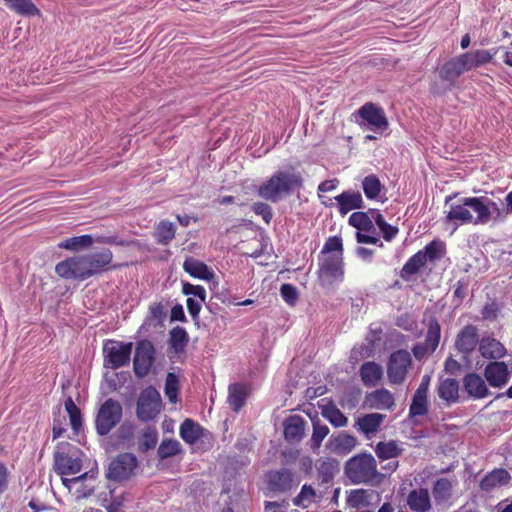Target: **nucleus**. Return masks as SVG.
<instances>
[{
  "label": "nucleus",
  "instance_id": "nucleus-1",
  "mask_svg": "<svg viewBox=\"0 0 512 512\" xmlns=\"http://www.w3.org/2000/svg\"><path fill=\"white\" fill-rule=\"evenodd\" d=\"M444 202L445 206H448L444 221L452 223L455 229L469 224L496 225L507 218L505 207L493 201L487 194L459 197V193L455 192L447 195Z\"/></svg>",
  "mask_w": 512,
  "mask_h": 512
},
{
  "label": "nucleus",
  "instance_id": "nucleus-2",
  "mask_svg": "<svg viewBox=\"0 0 512 512\" xmlns=\"http://www.w3.org/2000/svg\"><path fill=\"white\" fill-rule=\"evenodd\" d=\"M303 177L296 171H276L268 180L258 187V194L271 202L290 195L294 190L303 187Z\"/></svg>",
  "mask_w": 512,
  "mask_h": 512
},
{
  "label": "nucleus",
  "instance_id": "nucleus-3",
  "mask_svg": "<svg viewBox=\"0 0 512 512\" xmlns=\"http://www.w3.org/2000/svg\"><path fill=\"white\" fill-rule=\"evenodd\" d=\"M345 475L353 484H371L379 479L375 458L370 453H360L345 464Z\"/></svg>",
  "mask_w": 512,
  "mask_h": 512
},
{
  "label": "nucleus",
  "instance_id": "nucleus-4",
  "mask_svg": "<svg viewBox=\"0 0 512 512\" xmlns=\"http://www.w3.org/2000/svg\"><path fill=\"white\" fill-rule=\"evenodd\" d=\"M82 451L69 442H60L54 452V470L60 475L77 474L82 469Z\"/></svg>",
  "mask_w": 512,
  "mask_h": 512
},
{
  "label": "nucleus",
  "instance_id": "nucleus-5",
  "mask_svg": "<svg viewBox=\"0 0 512 512\" xmlns=\"http://www.w3.org/2000/svg\"><path fill=\"white\" fill-rule=\"evenodd\" d=\"M123 407L113 398L106 399L98 409L95 417V429L98 435H108L122 420Z\"/></svg>",
  "mask_w": 512,
  "mask_h": 512
},
{
  "label": "nucleus",
  "instance_id": "nucleus-6",
  "mask_svg": "<svg viewBox=\"0 0 512 512\" xmlns=\"http://www.w3.org/2000/svg\"><path fill=\"white\" fill-rule=\"evenodd\" d=\"M88 279L124 267L126 264L113 263V252L109 248L82 255Z\"/></svg>",
  "mask_w": 512,
  "mask_h": 512
},
{
  "label": "nucleus",
  "instance_id": "nucleus-7",
  "mask_svg": "<svg viewBox=\"0 0 512 512\" xmlns=\"http://www.w3.org/2000/svg\"><path fill=\"white\" fill-rule=\"evenodd\" d=\"M132 348L131 342L107 340L103 346L105 366L115 370L127 365L131 358Z\"/></svg>",
  "mask_w": 512,
  "mask_h": 512
},
{
  "label": "nucleus",
  "instance_id": "nucleus-8",
  "mask_svg": "<svg viewBox=\"0 0 512 512\" xmlns=\"http://www.w3.org/2000/svg\"><path fill=\"white\" fill-rule=\"evenodd\" d=\"M161 396L157 389L153 386L146 387L141 393L137 401V417L143 422L155 419L160 413Z\"/></svg>",
  "mask_w": 512,
  "mask_h": 512
},
{
  "label": "nucleus",
  "instance_id": "nucleus-9",
  "mask_svg": "<svg viewBox=\"0 0 512 512\" xmlns=\"http://www.w3.org/2000/svg\"><path fill=\"white\" fill-rule=\"evenodd\" d=\"M155 354V347L151 341L143 339L137 342L133 358V369L137 377L143 378L149 374L155 361Z\"/></svg>",
  "mask_w": 512,
  "mask_h": 512
},
{
  "label": "nucleus",
  "instance_id": "nucleus-10",
  "mask_svg": "<svg viewBox=\"0 0 512 512\" xmlns=\"http://www.w3.org/2000/svg\"><path fill=\"white\" fill-rule=\"evenodd\" d=\"M412 363L411 355L407 350L394 351L387 363V377L391 384H402L406 379L408 368Z\"/></svg>",
  "mask_w": 512,
  "mask_h": 512
},
{
  "label": "nucleus",
  "instance_id": "nucleus-11",
  "mask_svg": "<svg viewBox=\"0 0 512 512\" xmlns=\"http://www.w3.org/2000/svg\"><path fill=\"white\" fill-rule=\"evenodd\" d=\"M138 465L137 458L132 453H120L110 463L107 477L114 481L129 479Z\"/></svg>",
  "mask_w": 512,
  "mask_h": 512
},
{
  "label": "nucleus",
  "instance_id": "nucleus-12",
  "mask_svg": "<svg viewBox=\"0 0 512 512\" xmlns=\"http://www.w3.org/2000/svg\"><path fill=\"white\" fill-rule=\"evenodd\" d=\"M353 115L359 116L373 131L382 133L389 127L383 108L372 102L362 105Z\"/></svg>",
  "mask_w": 512,
  "mask_h": 512
},
{
  "label": "nucleus",
  "instance_id": "nucleus-13",
  "mask_svg": "<svg viewBox=\"0 0 512 512\" xmlns=\"http://www.w3.org/2000/svg\"><path fill=\"white\" fill-rule=\"evenodd\" d=\"M55 273L62 279L86 280L88 279L82 255L68 257L55 266Z\"/></svg>",
  "mask_w": 512,
  "mask_h": 512
},
{
  "label": "nucleus",
  "instance_id": "nucleus-14",
  "mask_svg": "<svg viewBox=\"0 0 512 512\" xmlns=\"http://www.w3.org/2000/svg\"><path fill=\"white\" fill-rule=\"evenodd\" d=\"M478 328L472 324L465 325L457 334L455 348L465 356H469L480 344Z\"/></svg>",
  "mask_w": 512,
  "mask_h": 512
},
{
  "label": "nucleus",
  "instance_id": "nucleus-15",
  "mask_svg": "<svg viewBox=\"0 0 512 512\" xmlns=\"http://www.w3.org/2000/svg\"><path fill=\"white\" fill-rule=\"evenodd\" d=\"M510 473L504 468H494L483 476L479 482L480 490L485 494H491L511 482Z\"/></svg>",
  "mask_w": 512,
  "mask_h": 512
},
{
  "label": "nucleus",
  "instance_id": "nucleus-16",
  "mask_svg": "<svg viewBox=\"0 0 512 512\" xmlns=\"http://www.w3.org/2000/svg\"><path fill=\"white\" fill-rule=\"evenodd\" d=\"M320 273L330 282L342 281L344 278L343 256L331 255L320 264Z\"/></svg>",
  "mask_w": 512,
  "mask_h": 512
},
{
  "label": "nucleus",
  "instance_id": "nucleus-17",
  "mask_svg": "<svg viewBox=\"0 0 512 512\" xmlns=\"http://www.w3.org/2000/svg\"><path fill=\"white\" fill-rule=\"evenodd\" d=\"M485 379L492 387H502L509 380L508 366L504 362L493 361L486 365L484 369Z\"/></svg>",
  "mask_w": 512,
  "mask_h": 512
},
{
  "label": "nucleus",
  "instance_id": "nucleus-18",
  "mask_svg": "<svg viewBox=\"0 0 512 512\" xmlns=\"http://www.w3.org/2000/svg\"><path fill=\"white\" fill-rule=\"evenodd\" d=\"M462 382L465 392L473 399H483L490 394L485 380L477 373L466 374Z\"/></svg>",
  "mask_w": 512,
  "mask_h": 512
},
{
  "label": "nucleus",
  "instance_id": "nucleus-19",
  "mask_svg": "<svg viewBox=\"0 0 512 512\" xmlns=\"http://www.w3.org/2000/svg\"><path fill=\"white\" fill-rule=\"evenodd\" d=\"M306 421L299 415L289 416L283 422L284 437L289 443H299L305 435Z\"/></svg>",
  "mask_w": 512,
  "mask_h": 512
},
{
  "label": "nucleus",
  "instance_id": "nucleus-20",
  "mask_svg": "<svg viewBox=\"0 0 512 512\" xmlns=\"http://www.w3.org/2000/svg\"><path fill=\"white\" fill-rule=\"evenodd\" d=\"M334 199L338 203V211L341 215H346L350 211L361 209L364 206L362 195L358 191H343Z\"/></svg>",
  "mask_w": 512,
  "mask_h": 512
},
{
  "label": "nucleus",
  "instance_id": "nucleus-21",
  "mask_svg": "<svg viewBox=\"0 0 512 512\" xmlns=\"http://www.w3.org/2000/svg\"><path fill=\"white\" fill-rule=\"evenodd\" d=\"M268 484L271 490L285 492L290 490L294 483V475L288 469L272 471L268 474Z\"/></svg>",
  "mask_w": 512,
  "mask_h": 512
},
{
  "label": "nucleus",
  "instance_id": "nucleus-22",
  "mask_svg": "<svg viewBox=\"0 0 512 512\" xmlns=\"http://www.w3.org/2000/svg\"><path fill=\"white\" fill-rule=\"evenodd\" d=\"M366 404L370 408L390 410L395 406L393 394L385 389H376L366 396Z\"/></svg>",
  "mask_w": 512,
  "mask_h": 512
},
{
  "label": "nucleus",
  "instance_id": "nucleus-23",
  "mask_svg": "<svg viewBox=\"0 0 512 512\" xmlns=\"http://www.w3.org/2000/svg\"><path fill=\"white\" fill-rule=\"evenodd\" d=\"M465 64L462 63L460 56H455L445 62L439 71V76L443 81L454 85L456 80L464 73Z\"/></svg>",
  "mask_w": 512,
  "mask_h": 512
},
{
  "label": "nucleus",
  "instance_id": "nucleus-24",
  "mask_svg": "<svg viewBox=\"0 0 512 512\" xmlns=\"http://www.w3.org/2000/svg\"><path fill=\"white\" fill-rule=\"evenodd\" d=\"M407 505L413 512H428L431 509V499L426 488L413 489L407 496Z\"/></svg>",
  "mask_w": 512,
  "mask_h": 512
},
{
  "label": "nucleus",
  "instance_id": "nucleus-25",
  "mask_svg": "<svg viewBox=\"0 0 512 512\" xmlns=\"http://www.w3.org/2000/svg\"><path fill=\"white\" fill-rule=\"evenodd\" d=\"M183 270L193 278L206 281H210L214 277L213 271L204 262L191 256L185 259Z\"/></svg>",
  "mask_w": 512,
  "mask_h": 512
},
{
  "label": "nucleus",
  "instance_id": "nucleus-26",
  "mask_svg": "<svg viewBox=\"0 0 512 512\" xmlns=\"http://www.w3.org/2000/svg\"><path fill=\"white\" fill-rule=\"evenodd\" d=\"M360 377L367 387L376 386L383 377V368L374 361H368L360 367Z\"/></svg>",
  "mask_w": 512,
  "mask_h": 512
},
{
  "label": "nucleus",
  "instance_id": "nucleus-27",
  "mask_svg": "<svg viewBox=\"0 0 512 512\" xmlns=\"http://www.w3.org/2000/svg\"><path fill=\"white\" fill-rule=\"evenodd\" d=\"M479 352L486 359H500L505 356L506 349L501 342L491 337H483L480 340Z\"/></svg>",
  "mask_w": 512,
  "mask_h": 512
},
{
  "label": "nucleus",
  "instance_id": "nucleus-28",
  "mask_svg": "<svg viewBox=\"0 0 512 512\" xmlns=\"http://www.w3.org/2000/svg\"><path fill=\"white\" fill-rule=\"evenodd\" d=\"M384 419H385V415H383V414H379V413L365 414V415L357 418V420L355 422V426L357 427V429L360 432H362L366 436H370L379 430Z\"/></svg>",
  "mask_w": 512,
  "mask_h": 512
},
{
  "label": "nucleus",
  "instance_id": "nucleus-29",
  "mask_svg": "<svg viewBox=\"0 0 512 512\" xmlns=\"http://www.w3.org/2000/svg\"><path fill=\"white\" fill-rule=\"evenodd\" d=\"M248 390L245 384L232 383L228 387V403L234 412H239L245 405Z\"/></svg>",
  "mask_w": 512,
  "mask_h": 512
},
{
  "label": "nucleus",
  "instance_id": "nucleus-30",
  "mask_svg": "<svg viewBox=\"0 0 512 512\" xmlns=\"http://www.w3.org/2000/svg\"><path fill=\"white\" fill-rule=\"evenodd\" d=\"M438 396L447 404L456 403L459 399V383L454 378L441 380L437 387Z\"/></svg>",
  "mask_w": 512,
  "mask_h": 512
},
{
  "label": "nucleus",
  "instance_id": "nucleus-31",
  "mask_svg": "<svg viewBox=\"0 0 512 512\" xmlns=\"http://www.w3.org/2000/svg\"><path fill=\"white\" fill-rule=\"evenodd\" d=\"M94 243V237L89 234L74 236L61 241L58 248L65 249L73 252H79L87 249Z\"/></svg>",
  "mask_w": 512,
  "mask_h": 512
},
{
  "label": "nucleus",
  "instance_id": "nucleus-32",
  "mask_svg": "<svg viewBox=\"0 0 512 512\" xmlns=\"http://www.w3.org/2000/svg\"><path fill=\"white\" fill-rule=\"evenodd\" d=\"M176 234L175 225L168 220H161L155 227L153 236L160 245H169Z\"/></svg>",
  "mask_w": 512,
  "mask_h": 512
},
{
  "label": "nucleus",
  "instance_id": "nucleus-33",
  "mask_svg": "<svg viewBox=\"0 0 512 512\" xmlns=\"http://www.w3.org/2000/svg\"><path fill=\"white\" fill-rule=\"evenodd\" d=\"M426 265L424 256L421 253L417 252L412 255L406 263L403 265L400 271V277L404 281H410L412 276L416 275L421 268Z\"/></svg>",
  "mask_w": 512,
  "mask_h": 512
},
{
  "label": "nucleus",
  "instance_id": "nucleus-34",
  "mask_svg": "<svg viewBox=\"0 0 512 512\" xmlns=\"http://www.w3.org/2000/svg\"><path fill=\"white\" fill-rule=\"evenodd\" d=\"M202 427L192 419H185L180 426V436L188 444H194L202 436Z\"/></svg>",
  "mask_w": 512,
  "mask_h": 512
},
{
  "label": "nucleus",
  "instance_id": "nucleus-35",
  "mask_svg": "<svg viewBox=\"0 0 512 512\" xmlns=\"http://www.w3.org/2000/svg\"><path fill=\"white\" fill-rule=\"evenodd\" d=\"M369 212L381 231L383 239L387 242L392 241L398 234L399 228L387 223L384 216L377 209H370Z\"/></svg>",
  "mask_w": 512,
  "mask_h": 512
},
{
  "label": "nucleus",
  "instance_id": "nucleus-36",
  "mask_svg": "<svg viewBox=\"0 0 512 512\" xmlns=\"http://www.w3.org/2000/svg\"><path fill=\"white\" fill-rule=\"evenodd\" d=\"M370 212H353L348 219L349 225L356 228L358 231L373 232L374 224L372 215L369 216Z\"/></svg>",
  "mask_w": 512,
  "mask_h": 512
},
{
  "label": "nucleus",
  "instance_id": "nucleus-37",
  "mask_svg": "<svg viewBox=\"0 0 512 512\" xmlns=\"http://www.w3.org/2000/svg\"><path fill=\"white\" fill-rule=\"evenodd\" d=\"M428 394L415 391L409 407V416H424L428 413Z\"/></svg>",
  "mask_w": 512,
  "mask_h": 512
},
{
  "label": "nucleus",
  "instance_id": "nucleus-38",
  "mask_svg": "<svg viewBox=\"0 0 512 512\" xmlns=\"http://www.w3.org/2000/svg\"><path fill=\"white\" fill-rule=\"evenodd\" d=\"M452 483L447 478L438 479L433 487L432 494L437 503H443L449 500L452 496Z\"/></svg>",
  "mask_w": 512,
  "mask_h": 512
},
{
  "label": "nucleus",
  "instance_id": "nucleus-39",
  "mask_svg": "<svg viewBox=\"0 0 512 512\" xmlns=\"http://www.w3.org/2000/svg\"><path fill=\"white\" fill-rule=\"evenodd\" d=\"M403 449L395 441L379 442L376 445V455L380 460L395 459L401 455Z\"/></svg>",
  "mask_w": 512,
  "mask_h": 512
},
{
  "label": "nucleus",
  "instance_id": "nucleus-40",
  "mask_svg": "<svg viewBox=\"0 0 512 512\" xmlns=\"http://www.w3.org/2000/svg\"><path fill=\"white\" fill-rule=\"evenodd\" d=\"M64 406H65L66 412L68 413L72 430H73L74 434H78L83 426V419H82L81 411L77 407V405L74 403V401L71 397H68L65 400Z\"/></svg>",
  "mask_w": 512,
  "mask_h": 512
},
{
  "label": "nucleus",
  "instance_id": "nucleus-41",
  "mask_svg": "<svg viewBox=\"0 0 512 512\" xmlns=\"http://www.w3.org/2000/svg\"><path fill=\"white\" fill-rule=\"evenodd\" d=\"M188 342V333L184 328L178 326L170 331L169 344L176 353L184 352Z\"/></svg>",
  "mask_w": 512,
  "mask_h": 512
},
{
  "label": "nucleus",
  "instance_id": "nucleus-42",
  "mask_svg": "<svg viewBox=\"0 0 512 512\" xmlns=\"http://www.w3.org/2000/svg\"><path fill=\"white\" fill-rule=\"evenodd\" d=\"M441 337V326L435 317H431L428 323V329L425 337V344L430 350L435 351L439 345Z\"/></svg>",
  "mask_w": 512,
  "mask_h": 512
},
{
  "label": "nucleus",
  "instance_id": "nucleus-43",
  "mask_svg": "<svg viewBox=\"0 0 512 512\" xmlns=\"http://www.w3.org/2000/svg\"><path fill=\"white\" fill-rule=\"evenodd\" d=\"M382 188L383 186L375 174L366 176L362 181V189L367 199H376L379 196Z\"/></svg>",
  "mask_w": 512,
  "mask_h": 512
},
{
  "label": "nucleus",
  "instance_id": "nucleus-44",
  "mask_svg": "<svg viewBox=\"0 0 512 512\" xmlns=\"http://www.w3.org/2000/svg\"><path fill=\"white\" fill-rule=\"evenodd\" d=\"M445 245L439 240H433L428 243L423 250L418 252L424 256L425 263L439 260L444 252Z\"/></svg>",
  "mask_w": 512,
  "mask_h": 512
},
{
  "label": "nucleus",
  "instance_id": "nucleus-45",
  "mask_svg": "<svg viewBox=\"0 0 512 512\" xmlns=\"http://www.w3.org/2000/svg\"><path fill=\"white\" fill-rule=\"evenodd\" d=\"M158 441V432L154 426L146 427L141 435L139 442V451L142 453L154 448Z\"/></svg>",
  "mask_w": 512,
  "mask_h": 512
},
{
  "label": "nucleus",
  "instance_id": "nucleus-46",
  "mask_svg": "<svg viewBox=\"0 0 512 512\" xmlns=\"http://www.w3.org/2000/svg\"><path fill=\"white\" fill-rule=\"evenodd\" d=\"M313 433L311 437V448L318 449L324 438L329 434V428L319 418L312 419Z\"/></svg>",
  "mask_w": 512,
  "mask_h": 512
},
{
  "label": "nucleus",
  "instance_id": "nucleus-47",
  "mask_svg": "<svg viewBox=\"0 0 512 512\" xmlns=\"http://www.w3.org/2000/svg\"><path fill=\"white\" fill-rule=\"evenodd\" d=\"M181 452V444L176 439L163 440L157 450L160 459H167L176 456Z\"/></svg>",
  "mask_w": 512,
  "mask_h": 512
},
{
  "label": "nucleus",
  "instance_id": "nucleus-48",
  "mask_svg": "<svg viewBox=\"0 0 512 512\" xmlns=\"http://www.w3.org/2000/svg\"><path fill=\"white\" fill-rule=\"evenodd\" d=\"M334 443L338 453L348 454L357 445V438L353 435L342 433L334 438Z\"/></svg>",
  "mask_w": 512,
  "mask_h": 512
},
{
  "label": "nucleus",
  "instance_id": "nucleus-49",
  "mask_svg": "<svg viewBox=\"0 0 512 512\" xmlns=\"http://www.w3.org/2000/svg\"><path fill=\"white\" fill-rule=\"evenodd\" d=\"M10 8L21 15L39 14V9L31 0H5Z\"/></svg>",
  "mask_w": 512,
  "mask_h": 512
},
{
  "label": "nucleus",
  "instance_id": "nucleus-50",
  "mask_svg": "<svg viewBox=\"0 0 512 512\" xmlns=\"http://www.w3.org/2000/svg\"><path fill=\"white\" fill-rule=\"evenodd\" d=\"M316 497V491L312 486L307 484L303 485L300 493L294 498L293 503L295 506L307 508Z\"/></svg>",
  "mask_w": 512,
  "mask_h": 512
},
{
  "label": "nucleus",
  "instance_id": "nucleus-51",
  "mask_svg": "<svg viewBox=\"0 0 512 512\" xmlns=\"http://www.w3.org/2000/svg\"><path fill=\"white\" fill-rule=\"evenodd\" d=\"M165 395L169 399L171 403H176L178 399V393H179V380L178 377L172 373L169 372L165 379Z\"/></svg>",
  "mask_w": 512,
  "mask_h": 512
},
{
  "label": "nucleus",
  "instance_id": "nucleus-52",
  "mask_svg": "<svg viewBox=\"0 0 512 512\" xmlns=\"http://www.w3.org/2000/svg\"><path fill=\"white\" fill-rule=\"evenodd\" d=\"M323 416L334 426L344 427L346 426L348 419L347 417L335 406L326 408L323 411Z\"/></svg>",
  "mask_w": 512,
  "mask_h": 512
},
{
  "label": "nucleus",
  "instance_id": "nucleus-53",
  "mask_svg": "<svg viewBox=\"0 0 512 512\" xmlns=\"http://www.w3.org/2000/svg\"><path fill=\"white\" fill-rule=\"evenodd\" d=\"M347 502L351 507L358 508L368 505V493L364 489H356L351 491L347 498Z\"/></svg>",
  "mask_w": 512,
  "mask_h": 512
},
{
  "label": "nucleus",
  "instance_id": "nucleus-54",
  "mask_svg": "<svg viewBox=\"0 0 512 512\" xmlns=\"http://www.w3.org/2000/svg\"><path fill=\"white\" fill-rule=\"evenodd\" d=\"M182 293L186 296H194L201 301H206V289L201 285H194L189 282H184L182 285Z\"/></svg>",
  "mask_w": 512,
  "mask_h": 512
},
{
  "label": "nucleus",
  "instance_id": "nucleus-55",
  "mask_svg": "<svg viewBox=\"0 0 512 512\" xmlns=\"http://www.w3.org/2000/svg\"><path fill=\"white\" fill-rule=\"evenodd\" d=\"M252 211L261 216L266 224H270L273 218V210L270 205L264 202H255L252 205Z\"/></svg>",
  "mask_w": 512,
  "mask_h": 512
},
{
  "label": "nucleus",
  "instance_id": "nucleus-56",
  "mask_svg": "<svg viewBox=\"0 0 512 512\" xmlns=\"http://www.w3.org/2000/svg\"><path fill=\"white\" fill-rule=\"evenodd\" d=\"M498 49H477L472 51L476 62L478 63L479 67L483 66L487 63H490L494 56L497 54Z\"/></svg>",
  "mask_w": 512,
  "mask_h": 512
},
{
  "label": "nucleus",
  "instance_id": "nucleus-57",
  "mask_svg": "<svg viewBox=\"0 0 512 512\" xmlns=\"http://www.w3.org/2000/svg\"><path fill=\"white\" fill-rule=\"evenodd\" d=\"M330 252H338L337 255L343 256V243L341 237L331 236L326 240L322 248V253Z\"/></svg>",
  "mask_w": 512,
  "mask_h": 512
},
{
  "label": "nucleus",
  "instance_id": "nucleus-58",
  "mask_svg": "<svg viewBox=\"0 0 512 512\" xmlns=\"http://www.w3.org/2000/svg\"><path fill=\"white\" fill-rule=\"evenodd\" d=\"M280 293L284 301L289 305H295L298 300V292L295 286L285 283L280 288Z\"/></svg>",
  "mask_w": 512,
  "mask_h": 512
},
{
  "label": "nucleus",
  "instance_id": "nucleus-59",
  "mask_svg": "<svg viewBox=\"0 0 512 512\" xmlns=\"http://www.w3.org/2000/svg\"><path fill=\"white\" fill-rule=\"evenodd\" d=\"M94 242L99 243V244H108V245H115V246H121V247L129 246V244H130L129 241L122 239L116 235H109V236L98 235L94 238Z\"/></svg>",
  "mask_w": 512,
  "mask_h": 512
},
{
  "label": "nucleus",
  "instance_id": "nucleus-60",
  "mask_svg": "<svg viewBox=\"0 0 512 512\" xmlns=\"http://www.w3.org/2000/svg\"><path fill=\"white\" fill-rule=\"evenodd\" d=\"M205 302L206 301H201L198 298H196V299L192 298V297H188L187 298V300H186L187 309H188V312H189L191 318L194 321H198L199 320V314H200V311L202 309V305Z\"/></svg>",
  "mask_w": 512,
  "mask_h": 512
},
{
  "label": "nucleus",
  "instance_id": "nucleus-61",
  "mask_svg": "<svg viewBox=\"0 0 512 512\" xmlns=\"http://www.w3.org/2000/svg\"><path fill=\"white\" fill-rule=\"evenodd\" d=\"M10 474L11 473L6 464L0 462V495L8 489Z\"/></svg>",
  "mask_w": 512,
  "mask_h": 512
},
{
  "label": "nucleus",
  "instance_id": "nucleus-62",
  "mask_svg": "<svg viewBox=\"0 0 512 512\" xmlns=\"http://www.w3.org/2000/svg\"><path fill=\"white\" fill-rule=\"evenodd\" d=\"M468 283L464 279H460L455 284V289L453 291V296L455 299H457V305H460L463 301V299L466 296V290H467Z\"/></svg>",
  "mask_w": 512,
  "mask_h": 512
},
{
  "label": "nucleus",
  "instance_id": "nucleus-63",
  "mask_svg": "<svg viewBox=\"0 0 512 512\" xmlns=\"http://www.w3.org/2000/svg\"><path fill=\"white\" fill-rule=\"evenodd\" d=\"M363 231H358L356 232V241L358 243H362V244H374V245H378L379 247H383V243L380 241V239L378 237H375V236H372V235H368L366 233H362Z\"/></svg>",
  "mask_w": 512,
  "mask_h": 512
},
{
  "label": "nucleus",
  "instance_id": "nucleus-64",
  "mask_svg": "<svg viewBox=\"0 0 512 512\" xmlns=\"http://www.w3.org/2000/svg\"><path fill=\"white\" fill-rule=\"evenodd\" d=\"M497 313H498V308H497L496 303H494V302L487 303L481 311L482 318L485 320L496 319Z\"/></svg>",
  "mask_w": 512,
  "mask_h": 512
}]
</instances>
